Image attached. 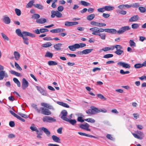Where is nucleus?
Returning <instances> with one entry per match:
<instances>
[{"mask_svg":"<svg viewBox=\"0 0 146 146\" xmlns=\"http://www.w3.org/2000/svg\"><path fill=\"white\" fill-rule=\"evenodd\" d=\"M90 30L92 32V34L97 35L100 33L104 32V29L102 28H98L97 27L91 28Z\"/></svg>","mask_w":146,"mask_h":146,"instance_id":"1","label":"nucleus"},{"mask_svg":"<svg viewBox=\"0 0 146 146\" xmlns=\"http://www.w3.org/2000/svg\"><path fill=\"white\" fill-rule=\"evenodd\" d=\"M132 134L134 137L140 140L143 139L144 137L143 133L139 131H137L135 133H132Z\"/></svg>","mask_w":146,"mask_h":146,"instance_id":"2","label":"nucleus"},{"mask_svg":"<svg viewBox=\"0 0 146 146\" xmlns=\"http://www.w3.org/2000/svg\"><path fill=\"white\" fill-rule=\"evenodd\" d=\"M43 122H44L52 123L56 121V119L54 118L48 116H45L42 119Z\"/></svg>","mask_w":146,"mask_h":146,"instance_id":"3","label":"nucleus"},{"mask_svg":"<svg viewBox=\"0 0 146 146\" xmlns=\"http://www.w3.org/2000/svg\"><path fill=\"white\" fill-rule=\"evenodd\" d=\"M51 17L52 18H54L56 16L58 18H60L62 17V14L57 11H52L51 12Z\"/></svg>","mask_w":146,"mask_h":146,"instance_id":"4","label":"nucleus"},{"mask_svg":"<svg viewBox=\"0 0 146 146\" xmlns=\"http://www.w3.org/2000/svg\"><path fill=\"white\" fill-rule=\"evenodd\" d=\"M131 28L128 26H126L121 27L120 29L117 31V34H122L125 31L130 30Z\"/></svg>","mask_w":146,"mask_h":146,"instance_id":"5","label":"nucleus"},{"mask_svg":"<svg viewBox=\"0 0 146 146\" xmlns=\"http://www.w3.org/2000/svg\"><path fill=\"white\" fill-rule=\"evenodd\" d=\"M40 109L41 110L40 112L42 114L46 115H49L51 114V112L48 109L44 107H41Z\"/></svg>","mask_w":146,"mask_h":146,"instance_id":"6","label":"nucleus"},{"mask_svg":"<svg viewBox=\"0 0 146 146\" xmlns=\"http://www.w3.org/2000/svg\"><path fill=\"white\" fill-rule=\"evenodd\" d=\"M67 114L68 112L66 110H62L60 115L61 118L63 120L66 121L68 119L67 117Z\"/></svg>","mask_w":146,"mask_h":146,"instance_id":"7","label":"nucleus"},{"mask_svg":"<svg viewBox=\"0 0 146 146\" xmlns=\"http://www.w3.org/2000/svg\"><path fill=\"white\" fill-rule=\"evenodd\" d=\"M90 24L92 25L99 27H104L106 26V24L105 23H100L94 21H91Z\"/></svg>","mask_w":146,"mask_h":146,"instance_id":"8","label":"nucleus"},{"mask_svg":"<svg viewBox=\"0 0 146 146\" xmlns=\"http://www.w3.org/2000/svg\"><path fill=\"white\" fill-rule=\"evenodd\" d=\"M117 64L119 66H122L125 68H130L131 66L130 65L126 62L120 61L117 62Z\"/></svg>","mask_w":146,"mask_h":146,"instance_id":"9","label":"nucleus"},{"mask_svg":"<svg viewBox=\"0 0 146 146\" xmlns=\"http://www.w3.org/2000/svg\"><path fill=\"white\" fill-rule=\"evenodd\" d=\"M36 87L37 90L42 95L45 96L47 95V93L44 89L42 88L40 86H36Z\"/></svg>","mask_w":146,"mask_h":146,"instance_id":"10","label":"nucleus"},{"mask_svg":"<svg viewBox=\"0 0 146 146\" xmlns=\"http://www.w3.org/2000/svg\"><path fill=\"white\" fill-rule=\"evenodd\" d=\"M104 31L113 34H115L116 33H117V31L115 29H114L107 28L104 29Z\"/></svg>","mask_w":146,"mask_h":146,"instance_id":"11","label":"nucleus"},{"mask_svg":"<svg viewBox=\"0 0 146 146\" xmlns=\"http://www.w3.org/2000/svg\"><path fill=\"white\" fill-rule=\"evenodd\" d=\"M29 86V83L25 78H23L22 82V88L23 90H25Z\"/></svg>","mask_w":146,"mask_h":146,"instance_id":"12","label":"nucleus"},{"mask_svg":"<svg viewBox=\"0 0 146 146\" xmlns=\"http://www.w3.org/2000/svg\"><path fill=\"white\" fill-rule=\"evenodd\" d=\"M41 105L42 106L46 107L48 109L51 110L53 111L55 110V109L53 107L50 105L49 104L43 102L41 103Z\"/></svg>","mask_w":146,"mask_h":146,"instance_id":"13","label":"nucleus"},{"mask_svg":"<svg viewBox=\"0 0 146 146\" xmlns=\"http://www.w3.org/2000/svg\"><path fill=\"white\" fill-rule=\"evenodd\" d=\"M78 24L77 22H69L66 21L65 22V25L67 27H70L73 25H75Z\"/></svg>","mask_w":146,"mask_h":146,"instance_id":"14","label":"nucleus"},{"mask_svg":"<svg viewBox=\"0 0 146 146\" xmlns=\"http://www.w3.org/2000/svg\"><path fill=\"white\" fill-rule=\"evenodd\" d=\"M4 77L6 78L8 77V75L7 74L5 73V71H0V80H3Z\"/></svg>","mask_w":146,"mask_h":146,"instance_id":"15","label":"nucleus"},{"mask_svg":"<svg viewBox=\"0 0 146 146\" xmlns=\"http://www.w3.org/2000/svg\"><path fill=\"white\" fill-rule=\"evenodd\" d=\"M23 33L24 36H29L33 38H35L36 37L35 34L27 31H23Z\"/></svg>","mask_w":146,"mask_h":146,"instance_id":"16","label":"nucleus"},{"mask_svg":"<svg viewBox=\"0 0 146 146\" xmlns=\"http://www.w3.org/2000/svg\"><path fill=\"white\" fill-rule=\"evenodd\" d=\"M93 49L92 48L91 49H86L85 50H84L82 51L81 52H80V54H88L90 53L93 50Z\"/></svg>","mask_w":146,"mask_h":146,"instance_id":"17","label":"nucleus"},{"mask_svg":"<svg viewBox=\"0 0 146 146\" xmlns=\"http://www.w3.org/2000/svg\"><path fill=\"white\" fill-rule=\"evenodd\" d=\"M139 17L137 15H134L131 17L129 19L130 22H133L137 21L138 20Z\"/></svg>","mask_w":146,"mask_h":146,"instance_id":"18","label":"nucleus"},{"mask_svg":"<svg viewBox=\"0 0 146 146\" xmlns=\"http://www.w3.org/2000/svg\"><path fill=\"white\" fill-rule=\"evenodd\" d=\"M62 46V44L61 43H58L54 44V48L57 50H60L61 49V46Z\"/></svg>","mask_w":146,"mask_h":146,"instance_id":"19","label":"nucleus"},{"mask_svg":"<svg viewBox=\"0 0 146 146\" xmlns=\"http://www.w3.org/2000/svg\"><path fill=\"white\" fill-rule=\"evenodd\" d=\"M77 46L78 45L75 44L73 45L68 46V48L71 51H74L76 50V49L78 48Z\"/></svg>","mask_w":146,"mask_h":146,"instance_id":"20","label":"nucleus"},{"mask_svg":"<svg viewBox=\"0 0 146 146\" xmlns=\"http://www.w3.org/2000/svg\"><path fill=\"white\" fill-rule=\"evenodd\" d=\"M41 129L44 131L48 137H49L50 136V132L47 129L43 127L41 128Z\"/></svg>","mask_w":146,"mask_h":146,"instance_id":"21","label":"nucleus"},{"mask_svg":"<svg viewBox=\"0 0 146 146\" xmlns=\"http://www.w3.org/2000/svg\"><path fill=\"white\" fill-rule=\"evenodd\" d=\"M36 21L38 23L43 24L46 22V19L45 18H40L36 20Z\"/></svg>","mask_w":146,"mask_h":146,"instance_id":"22","label":"nucleus"},{"mask_svg":"<svg viewBox=\"0 0 146 146\" xmlns=\"http://www.w3.org/2000/svg\"><path fill=\"white\" fill-rule=\"evenodd\" d=\"M3 21L6 24H9L11 22L10 19L8 17L5 16L3 17Z\"/></svg>","mask_w":146,"mask_h":146,"instance_id":"23","label":"nucleus"},{"mask_svg":"<svg viewBox=\"0 0 146 146\" xmlns=\"http://www.w3.org/2000/svg\"><path fill=\"white\" fill-rule=\"evenodd\" d=\"M52 138L53 141L54 142L58 143H60V139L57 136L53 135L52 136Z\"/></svg>","mask_w":146,"mask_h":146,"instance_id":"24","label":"nucleus"},{"mask_svg":"<svg viewBox=\"0 0 146 146\" xmlns=\"http://www.w3.org/2000/svg\"><path fill=\"white\" fill-rule=\"evenodd\" d=\"M90 108L92 110L93 114L99 113V109L94 106H91Z\"/></svg>","mask_w":146,"mask_h":146,"instance_id":"25","label":"nucleus"},{"mask_svg":"<svg viewBox=\"0 0 146 146\" xmlns=\"http://www.w3.org/2000/svg\"><path fill=\"white\" fill-rule=\"evenodd\" d=\"M34 7L40 10H42L44 9L43 6L40 4H35L33 5Z\"/></svg>","mask_w":146,"mask_h":146,"instance_id":"26","label":"nucleus"},{"mask_svg":"<svg viewBox=\"0 0 146 146\" xmlns=\"http://www.w3.org/2000/svg\"><path fill=\"white\" fill-rule=\"evenodd\" d=\"M112 50H113L115 48L116 50H121L123 48L120 45H116L115 46H112Z\"/></svg>","mask_w":146,"mask_h":146,"instance_id":"27","label":"nucleus"},{"mask_svg":"<svg viewBox=\"0 0 146 146\" xmlns=\"http://www.w3.org/2000/svg\"><path fill=\"white\" fill-rule=\"evenodd\" d=\"M35 3L34 0H32L29 1L26 5V7L27 8H31L34 5Z\"/></svg>","mask_w":146,"mask_h":146,"instance_id":"28","label":"nucleus"},{"mask_svg":"<svg viewBox=\"0 0 146 146\" xmlns=\"http://www.w3.org/2000/svg\"><path fill=\"white\" fill-rule=\"evenodd\" d=\"M14 55L16 60H19L20 56L19 53L18 52L15 51L14 52Z\"/></svg>","mask_w":146,"mask_h":146,"instance_id":"29","label":"nucleus"},{"mask_svg":"<svg viewBox=\"0 0 146 146\" xmlns=\"http://www.w3.org/2000/svg\"><path fill=\"white\" fill-rule=\"evenodd\" d=\"M105 11H110L113 10L114 8L113 7L110 6H106L104 7Z\"/></svg>","mask_w":146,"mask_h":146,"instance_id":"30","label":"nucleus"},{"mask_svg":"<svg viewBox=\"0 0 146 146\" xmlns=\"http://www.w3.org/2000/svg\"><path fill=\"white\" fill-rule=\"evenodd\" d=\"M57 103L59 105L61 106L64 107L68 108L70 107L67 104L62 102H58Z\"/></svg>","mask_w":146,"mask_h":146,"instance_id":"31","label":"nucleus"},{"mask_svg":"<svg viewBox=\"0 0 146 146\" xmlns=\"http://www.w3.org/2000/svg\"><path fill=\"white\" fill-rule=\"evenodd\" d=\"M89 125L87 123L84 124H81L80 126V128L84 129H86L87 127H89Z\"/></svg>","mask_w":146,"mask_h":146,"instance_id":"32","label":"nucleus"},{"mask_svg":"<svg viewBox=\"0 0 146 146\" xmlns=\"http://www.w3.org/2000/svg\"><path fill=\"white\" fill-rule=\"evenodd\" d=\"M10 72L12 74L15 75L17 76H21V74L13 70H11L10 71Z\"/></svg>","mask_w":146,"mask_h":146,"instance_id":"33","label":"nucleus"},{"mask_svg":"<svg viewBox=\"0 0 146 146\" xmlns=\"http://www.w3.org/2000/svg\"><path fill=\"white\" fill-rule=\"evenodd\" d=\"M15 32L18 36L21 37H23V32L22 33L21 30L19 29H17L16 30Z\"/></svg>","mask_w":146,"mask_h":146,"instance_id":"34","label":"nucleus"},{"mask_svg":"<svg viewBox=\"0 0 146 146\" xmlns=\"http://www.w3.org/2000/svg\"><path fill=\"white\" fill-rule=\"evenodd\" d=\"M116 12L118 14H121L123 15H125L126 14L127 12L126 11H124L123 10H121L118 9L116 10Z\"/></svg>","mask_w":146,"mask_h":146,"instance_id":"35","label":"nucleus"},{"mask_svg":"<svg viewBox=\"0 0 146 146\" xmlns=\"http://www.w3.org/2000/svg\"><path fill=\"white\" fill-rule=\"evenodd\" d=\"M52 45V44L50 42H46L45 43L42 44L41 46L44 48H47L51 46Z\"/></svg>","mask_w":146,"mask_h":146,"instance_id":"36","label":"nucleus"},{"mask_svg":"<svg viewBox=\"0 0 146 146\" xmlns=\"http://www.w3.org/2000/svg\"><path fill=\"white\" fill-rule=\"evenodd\" d=\"M66 121L68 122H69L70 124H71L73 125H74V124H75L76 122V121L75 119H70L68 118L67 119Z\"/></svg>","mask_w":146,"mask_h":146,"instance_id":"37","label":"nucleus"},{"mask_svg":"<svg viewBox=\"0 0 146 146\" xmlns=\"http://www.w3.org/2000/svg\"><path fill=\"white\" fill-rule=\"evenodd\" d=\"M40 16L38 14H35L32 15L31 18L34 19L38 20L40 18Z\"/></svg>","mask_w":146,"mask_h":146,"instance_id":"38","label":"nucleus"},{"mask_svg":"<svg viewBox=\"0 0 146 146\" xmlns=\"http://www.w3.org/2000/svg\"><path fill=\"white\" fill-rule=\"evenodd\" d=\"M95 17V15L94 14H92L87 16L86 18L88 20L91 21Z\"/></svg>","mask_w":146,"mask_h":146,"instance_id":"39","label":"nucleus"},{"mask_svg":"<svg viewBox=\"0 0 146 146\" xmlns=\"http://www.w3.org/2000/svg\"><path fill=\"white\" fill-rule=\"evenodd\" d=\"M13 80L14 82L17 84L18 87H20L21 86V83L17 78H13Z\"/></svg>","mask_w":146,"mask_h":146,"instance_id":"40","label":"nucleus"},{"mask_svg":"<svg viewBox=\"0 0 146 146\" xmlns=\"http://www.w3.org/2000/svg\"><path fill=\"white\" fill-rule=\"evenodd\" d=\"M31 106L37 111L38 113H40V110L38 108L36 104L33 103L31 104Z\"/></svg>","mask_w":146,"mask_h":146,"instance_id":"41","label":"nucleus"},{"mask_svg":"<svg viewBox=\"0 0 146 146\" xmlns=\"http://www.w3.org/2000/svg\"><path fill=\"white\" fill-rule=\"evenodd\" d=\"M129 45L131 47H135L136 46V43L133 41V40H130L129 41Z\"/></svg>","mask_w":146,"mask_h":146,"instance_id":"42","label":"nucleus"},{"mask_svg":"<svg viewBox=\"0 0 146 146\" xmlns=\"http://www.w3.org/2000/svg\"><path fill=\"white\" fill-rule=\"evenodd\" d=\"M80 3L81 4L84 6H89L90 5V4L89 3L84 1H81Z\"/></svg>","mask_w":146,"mask_h":146,"instance_id":"43","label":"nucleus"},{"mask_svg":"<svg viewBox=\"0 0 146 146\" xmlns=\"http://www.w3.org/2000/svg\"><path fill=\"white\" fill-rule=\"evenodd\" d=\"M103 51L106 52L109 50H112V46H110V47H106L102 48Z\"/></svg>","mask_w":146,"mask_h":146,"instance_id":"44","label":"nucleus"},{"mask_svg":"<svg viewBox=\"0 0 146 146\" xmlns=\"http://www.w3.org/2000/svg\"><path fill=\"white\" fill-rule=\"evenodd\" d=\"M84 120L88 122H90L91 123H94L96 121L95 120L93 119L92 118H89L84 119Z\"/></svg>","mask_w":146,"mask_h":146,"instance_id":"45","label":"nucleus"},{"mask_svg":"<svg viewBox=\"0 0 146 146\" xmlns=\"http://www.w3.org/2000/svg\"><path fill=\"white\" fill-rule=\"evenodd\" d=\"M97 35L100 36L102 40H104L106 39V35L104 33H100Z\"/></svg>","mask_w":146,"mask_h":146,"instance_id":"46","label":"nucleus"},{"mask_svg":"<svg viewBox=\"0 0 146 146\" xmlns=\"http://www.w3.org/2000/svg\"><path fill=\"white\" fill-rule=\"evenodd\" d=\"M22 37L23 39L24 42L26 44L28 45L29 43L28 38L26 37H25L24 35L23 37Z\"/></svg>","mask_w":146,"mask_h":146,"instance_id":"47","label":"nucleus"},{"mask_svg":"<svg viewBox=\"0 0 146 146\" xmlns=\"http://www.w3.org/2000/svg\"><path fill=\"white\" fill-rule=\"evenodd\" d=\"M143 67L142 64L137 63L135 64L134 65V67L136 68H139Z\"/></svg>","mask_w":146,"mask_h":146,"instance_id":"48","label":"nucleus"},{"mask_svg":"<svg viewBox=\"0 0 146 146\" xmlns=\"http://www.w3.org/2000/svg\"><path fill=\"white\" fill-rule=\"evenodd\" d=\"M30 128L32 131H35L37 129V128L35 127V125L34 124H32L31 126L30 127Z\"/></svg>","mask_w":146,"mask_h":146,"instance_id":"49","label":"nucleus"},{"mask_svg":"<svg viewBox=\"0 0 146 146\" xmlns=\"http://www.w3.org/2000/svg\"><path fill=\"white\" fill-rule=\"evenodd\" d=\"M48 65L50 66L56 65L58 64L57 62L53 61H49L48 62Z\"/></svg>","mask_w":146,"mask_h":146,"instance_id":"50","label":"nucleus"},{"mask_svg":"<svg viewBox=\"0 0 146 146\" xmlns=\"http://www.w3.org/2000/svg\"><path fill=\"white\" fill-rule=\"evenodd\" d=\"M131 28L134 29H136L139 27V25L137 23H134L131 25Z\"/></svg>","mask_w":146,"mask_h":146,"instance_id":"51","label":"nucleus"},{"mask_svg":"<svg viewBox=\"0 0 146 146\" xmlns=\"http://www.w3.org/2000/svg\"><path fill=\"white\" fill-rule=\"evenodd\" d=\"M139 9L140 12L141 13H145L146 11V9L144 7H139Z\"/></svg>","mask_w":146,"mask_h":146,"instance_id":"52","label":"nucleus"},{"mask_svg":"<svg viewBox=\"0 0 146 146\" xmlns=\"http://www.w3.org/2000/svg\"><path fill=\"white\" fill-rule=\"evenodd\" d=\"M123 50H117L115 52V53L118 55H121L123 53Z\"/></svg>","mask_w":146,"mask_h":146,"instance_id":"53","label":"nucleus"},{"mask_svg":"<svg viewBox=\"0 0 146 146\" xmlns=\"http://www.w3.org/2000/svg\"><path fill=\"white\" fill-rule=\"evenodd\" d=\"M18 113L22 117L27 118H28L29 117V116L20 112Z\"/></svg>","mask_w":146,"mask_h":146,"instance_id":"54","label":"nucleus"},{"mask_svg":"<svg viewBox=\"0 0 146 146\" xmlns=\"http://www.w3.org/2000/svg\"><path fill=\"white\" fill-rule=\"evenodd\" d=\"M113 56V55L112 54H108L104 55V58H111Z\"/></svg>","mask_w":146,"mask_h":146,"instance_id":"55","label":"nucleus"},{"mask_svg":"<svg viewBox=\"0 0 146 146\" xmlns=\"http://www.w3.org/2000/svg\"><path fill=\"white\" fill-rule=\"evenodd\" d=\"M78 45V48H83L86 46V45L85 43H80V44L76 43Z\"/></svg>","mask_w":146,"mask_h":146,"instance_id":"56","label":"nucleus"},{"mask_svg":"<svg viewBox=\"0 0 146 146\" xmlns=\"http://www.w3.org/2000/svg\"><path fill=\"white\" fill-rule=\"evenodd\" d=\"M53 54L49 52H47L46 53L45 56V57H47L50 58H52L53 56Z\"/></svg>","mask_w":146,"mask_h":146,"instance_id":"57","label":"nucleus"},{"mask_svg":"<svg viewBox=\"0 0 146 146\" xmlns=\"http://www.w3.org/2000/svg\"><path fill=\"white\" fill-rule=\"evenodd\" d=\"M1 34L3 38L5 40H6L7 41H8L9 40V38L5 34L3 33H1Z\"/></svg>","mask_w":146,"mask_h":146,"instance_id":"58","label":"nucleus"},{"mask_svg":"<svg viewBox=\"0 0 146 146\" xmlns=\"http://www.w3.org/2000/svg\"><path fill=\"white\" fill-rule=\"evenodd\" d=\"M97 96L103 100H106V99L102 94H97Z\"/></svg>","mask_w":146,"mask_h":146,"instance_id":"59","label":"nucleus"},{"mask_svg":"<svg viewBox=\"0 0 146 146\" xmlns=\"http://www.w3.org/2000/svg\"><path fill=\"white\" fill-rule=\"evenodd\" d=\"M15 65L17 69L19 70L20 71L22 70V68L20 67L18 64L16 62H15Z\"/></svg>","mask_w":146,"mask_h":146,"instance_id":"60","label":"nucleus"},{"mask_svg":"<svg viewBox=\"0 0 146 146\" xmlns=\"http://www.w3.org/2000/svg\"><path fill=\"white\" fill-rule=\"evenodd\" d=\"M16 13L17 15L19 16L21 15V11L19 9H15Z\"/></svg>","mask_w":146,"mask_h":146,"instance_id":"61","label":"nucleus"},{"mask_svg":"<svg viewBox=\"0 0 146 146\" xmlns=\"http://www.w3.org/2000/svg\"><path fill=\"white\" fill-rule=\"evenodd\" d=\"M50 32L53 33H59V28L51 30Z\"/></svg>","mask_w":146,"mask_h":146,"instance_id":"62","label":"nucleus"},{"mask_svg":"<svg viewBox=\"0 0 146 146\" xmlns=\"http://www.w3.org/2000/svg\"><path fill=\"white\" fill-rule=\"evenodd\" d=\"M120 73L121 74H129L130 73V72L129 71H127L124 72L123 70L121 69L120 70Z\"/></svg>","mask_w":146,"mask_h":146,"instance_id":"63","label":"nucleus"},{"mask_svg":"<svg viewBox=\"0 0 146 146\" xmlns=\"http://www.w3.org/2000/svg\"><path fill=\"white\" fill-rule=\"evenodd\" d=\"M64 8L62 6H60L57 8L58 11L59 12H62L64 10Z\"/></svg>","mask_w":146,"mask_h":146,"instance_id":"64","label":"nucleus"}]
</instances>
